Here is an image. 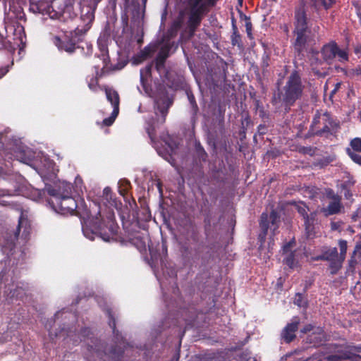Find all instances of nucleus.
I'll list each match as a JSON object with an SVG mask.
<instances>
[{
	"label": "nucleus",
	"mask_w": 361,
	"mask_h": 361,
	"mask_svg": "<svg viewBox=\"0 0 361 361\" xmlns=\"http://www.w3.org/2000/svg\"><path fill=\"white\" fill-rule=\"evenodd\" d=\"M153 62L148 63L144 68L140 69V84L145 94L154 98V114L157 122L163 124L166 121L169 110L173 104V99L169 97V92L164 84L159 83L154 92L151 85L148 83V78L152 76Z\"/></svg>",
	"instance_id": "1"
},
{
	"label": "nucleus",
	"mask_w": 361,
	"mask_h": 361,
	"mask_svg": "<svg viewBox=\"0 0 361 361\" xmlns=\"http://www.w3.org/2000/svg\"><path fill=\"white\" fill-rule=\"evenodd\" d=\"M58 189L49 186L47 188V193L51 197L49 200V204L52 209L61 214H74L76 213L78 204L71 196L72 185L71 183H62Z\"/></svg>",
	"instance_id": "2"
},
{
	"label": "nucleus",
	"mask_w": 361,
	"mask_h": 361,
	"mask_svg": "<svg viewBox=\"0 0 361 361\" xmlns=\"http://www.w3.org/2000/svg\"><path fill=\"white\" fill-rule=\"evenodd\" d=\"M10 130L0 133V156L5 161L16 159L27 164L30 159L25 157L21 142L9 135Z\"/></svg>",
	"instance_id": "3"
},
{
	"label": "nucleus",
	"mask_w": 361,
	"mask_h": 361,
	"mask_svg": "<svg viewBox=\"0 0 361 361\" xmlns=\"http://www.w3.org/2000/svg\"><path fill=\"white\" fill-rule=\"evenodd\" d=\"M304 85L301 76L298 71L291 72L288 78L286 85L281 92V101L286 106H293L302 95Z\"/></svg>",
	"instance_id": "4"
},
{
	"label": "nucleus",
	"mask_w": 361,
	"mask_h": 361,
	"mask_svg": "<svg viewBox=\"0 0 361 361\" xmlns=\"http://www.w3.org/2000/svg\"><path fill=\"white\" fill-rule=\"evenodd\" d=\"M208 12L209 8H207V0H190L188 18L185 30L189 38L195 35L204 17Z\"/></svg>",
	"instance_id": "5"
},
{
	"label": "nucleus",
	"mask_w": 361,
	"mask_h": 361,
	"mask_svg": "<svg viewBox=\"0 0 361 361\" xmlns=\"http://www.w3.org/2000/svg\"><path fill=\"white\" fill-rule=\"evenodd\" d=\"M84 37L85 35L79 30L78 26L72 31L66 32L61 36H55L53 42L60 51L72 54L76 49L81 48L80 44L83 41ZM82 49L84 48L82 47Z\"/></svg>",
	"instance_id": "6"
},
{
	"label": "nucleus",
	"mask_w": 361,
	"mask_h": 361,
	"mask_svg": "<svg viewBox=\"0 0 361 361\" xmlns=\"http://www.w3.org/2000/svg\"><path fill=\"white\" fill-rule=\"evenodd\" d=\"M333 124L334 120L329 112L321 113L317 111L314 116L310 127L315 135L322 136L324 134L331 133Z\"/></svg>",
	"instance_id": "7"
},
{
	"label": "nucleus",
	"mask_w": 361,
	"mask_h": 361,
	"mask_svg": "<svg viewBox=\"0 0 361 361\" xmlns=\"http://www.w3.org/2000/svg\"><path fill=\"white\" fill-rule=\"evenodd\" d=\"M94 224L96 233L100 234L104 240H109L111 235L116 233L117 226L114 222V212L108 214L106 224L102 217L101 213L99 212L95 217Z\"/></svg>",
	"instance_id": "8"
},
{
	"label": "nucleus",
	"mask_w": 361,
	"mask_h": 361,
	"mask_svg": "<svg viewBox=\"0 0 361 361\" xmlns=\"http://www.w3.org/2000/svg\"><path fill=\"white\" fill-rule=\"evenodd\" d=\"M323 60L328 64H331L337 56L338 61L345 63L348 61V54L345 50L341 49L334 41L323 45L320 50Z\"/></svg>",
	"instance_id": "9"
},
{
	"label": "nucleus",
	"mask_w": 361,
	"mask_h": 361,
	"mask_svg": "<svg viewBox=\"0 0 361 361\" xmlns=\"http://www.w3.org/2000/svg\"><path fill=\"white\" fill-rule=\"evenodd\" d=\"M153 66L158 72L160 77H163V81L166 83L167 86L172 89H178L179 87L178 82L176 80H171L172 72L168 71L166 68V61L155 58L152 61Z\"/></svg>",
	"instance_id": "10"
},
{
	"label": "nucleus",
	"mask_w": 361,
	"mask_h": 361,
	"mask_svg": "<svg viewBox=\"0 0 361 361\" xmlns=\"http://www.w3.org/2000/svg\"><path fill=\"white\" fill-rule=\"evenodd\" d=\"M23 220L22 215L20 216L18 220V225L16 230L12 231V233L10 232H6V235H2L0 236V245L10 251L13 250L16 246V242L18 239L20 227L23 224Z\"/></svg>",
	"instance_id": "11"
},
{
	"label": "nucleus",
	"mask_w": 361,
	"mask_h": 361,
	"mask_svg": "<svg viewBox=\"0 0 361 361\" xmlns=\"http://www.w3.org/2000/svg\"><path fill=\"white\" fill-rule=\"evenodd\" d=\"M300 318L293 317L290 323H288L281 333V339L286 343H291L295 338V333L298 329Z\"/></svg>",
	"instance_id": "12"
},
{
	"label": "nucleus",
	"mask_w": 361,
	"mask_h": 361,
	"mask_svg": "<svg viewBox=\"0 0 361 361\" xmlns=\"http://www.w3.org/2000/svg\"><path fill=\"white\" fill-rule=\"evenodd\" d=\"M320 53L317 49L311 48L308 51V59L314 74L319 77H325L326 75V72H322L318 69L325 62L323 59H320Z\"/></svg>",
	"instance_id": "13"
},
{
	"label": "nucleus",
	"mask_w": 361,
	"mask_h": 361,
	"mask_svg": "<svg viewBox=\"0 0 361 361\" xmlns=\"http://www.w3.org/2000/svg\"><path fill=\"white\" fill-rule=\"evenodd\" d=\"M306 32L307 31L293 32L295 35V39L293 43L294 52L300 58L304 56V52L307 51L306 46L308 36Z\"/></svg>",
	"instance_id": "14"
},
{
	"label": "nucleus",
	"mask_w": 361,
	"mask_h": 361,
	"mask_svg": "<svg viewBox=\"0 0 361 361\" xmlns=\"http://www.w3.org/2000/svg\"><path fill=\"white\" fill-rule=\"evenodd\" d=\"M94 11L95 8L91 6H86L82 8L80 20L82 21L84 25L81 28L79 27V30L81 33L82 32L85 36L92 27V22L94 20Z\"/></svg>",
	"instance_id": "15"
},
{
	"label": "nucleus",
	"mask_w": 361,
	"mask_h": 361,
	"mask_svg": "<svg viewBox=\"0 0 361 361\" xmlns=\"http://www.w3.org/2000/svg\"><path fill=\"white\" fill-rule=\"evenodd\" d=\"M290 204L295 206L297 212L303 217L305 229L309 230L313 223L315 214L313 213H311L310 215L308 214L309 208L303 202H293Z\"/></svg>",
	"instance_id": "16"
},
{
	"label": "nucleus",
	"mask_w": 361,
	"mask_h": 361,
	"mask_svg": "<svg viewBox=\"0 0 361 361\" xmlns=\"http://www.w3.org/2000/svg\"><path fill=\"white\" fill-rule=\"evenodd\" d=\"M295 18V28L293 32L298 31H307V18L306 11L303 8L296 9L294 15Z\"/></svg>",
	"instance_id": "17"
},
{
	"label": "nucleus",
	"mask_w": 361,
	"mask_h": 361,
	"mask_svg": "<svg viewBox=\"0 0 361 361\" xmlns=\"http://www.w3.org/2000/svg\"><path fill=\"white\" fill-rule=\"evenodd\" d=\"M184 17L185 13L181 11L179 12L176 19L172 22L166 32V36L169 39L174 38L178 35V31L183 27L184 23Z\"/></svg>",
	"instance_id": "18"
},
{
	"label": "nucleus",
	"mask_w": 361,
	"mask_h": 361,
	"mask_svg": "<svg viewBox=\"0 0 361 361\" xmlns=\"http://www.w3.org/2000/svg\"><path fill=\"white\" fill-rule=\"evenodd\" d=\"M304 4L319 11L320 10L327 11L336 3V0H302Z\"/></svg>",
	"instance_id": "19"
},
{
	"label": "nucleus",
	"mask_w": 361,
	"mask_h": 361,
	"mask_svg": "<svg viewBox=\"0 0 361 361\" xmlns=\"http://www.w3.org/2000/svg\"><path fill=\"white\" fill-rule=\"evenodd\" d=\"M324 331L321 327H316L315 329L307 336V343L313 346H318L324 341Z\"/></svg>",
	"instance_id": "20"
},
{
	"label": "nucleus",
	"mask_w": 361,
	"mask_h": 361,
	"mask_svg": "<svg viewBox=\"0 0 361 361\" xmlns=\"http://www.w3.org/2000/svg\"><path fill=\"white\" fill-rule=\"evenodd\" d=\"M356 181L353 176H348L347 179L343 180L338 186V188L343 192V195L345 199L351 200L353 202V192L352 188L355 185Z\"/></svg>",
	"instance_id": "21"
},
{
	"label": "nucleus",
	"mask_w": 361,
	"mask_h": 361,
	"mask_svg": "<svg viewBox=\"0 0 361 361\" xmlns=\"http://www.w3.org/2000/svg\"><path fill=\"white\" fill-rule=\"evenodd\" d=\"M157 48L156 45H147L143 49L140 50V51L134 56V63L139 64L152 57L157 51Z\"/></svg>",
	"instance_id": "22"
},
{
	"label": "nucleus",
	"mask_w": 361,
	"mask_h": 361,
	"mask_svg": "<svg viewBox=\"0 0 361 361\" xmlns=\"http://www.w3.org/2000/svg\"><path fill=\"white\" fill-rule=\"evenodd\" d=\"M231 42L233 47H237L239 50H243L244 45L242 41V37L240 34L234 18L232 19V34L231 35Z\"/></svg>",
	"instance_id": "23"
},
{
	"label": "nucleus",
	"mask_w": 361,
	"mask_h": 361,
	"mask_svg": "<svg viewBox=\"0 0 361 361\" xmlns=\"http://www.w3.org/2000/svg\"><path fill=\"white\" fill-rule=\"evenodd\" d=\"M105 93L107 100L113 106V110L119 111L120 97L118 92L112 88H106Z\"/></svg>",
	"instance_id": "24"
},
{
	"label": "nucleus",
	"mask_w": 361,
	"mask_h": 361,
	"mask_svg": "<svg viewBox=\"0 0 361 361\" xmlns=\"http://www.w3.org/2000/svg\"><path fill=\"white\" fill-rule=\"evenodd\" d=\"M342 199H338L330 202L326 207L324 209V212L326 216L337 214L341 212V209L343 207L341 203Z\"/></svg>",
	"instance_id": "25"
},
{
	"label": "nucleus",
	"mask_w": 361,
	"mask_h": 361,
	"mask_svg": "<svg viewBox=\"0 0 361 361\" xmlns=\"http://www.w3.org/2000/svg\"><path fill=\"white\" fill-rule=\"evenodd\" d=\"M19 195V190H12L10 188H2L0 189V205L7 206L10 205L9 201L5 200L6 197H11L13 195Z\"/></svg>",
	"instance_id": "26"
},
{
	"label": "nucleus",
	"mask_w": 361,
	"mask_h": 361,
	"mask_svg": "<svg viewBox=\"0 0 361 361\" xmlns=\"http://www.w3.org/2000/svg\"><path fill=\"white\" fill-rule=\"evenodd\" d=\"M351 345H349L348 348L349 350L343 353L341 355H329L326 359L328 361H341L346 360H352L354 357H357L355 354L353 353V350L350 349Z\"/></svg>",
	"instance_id": "27"
},
{
	"label": "nucleus",
	"mask_w": 361,
	"mask_h": 361,
	"mask_svg": "<svg viewBox=\"0 0 361 361\" xmlns=\"http://www.w3.org/2000/svg\"><path fill=\"white\" fill-rule=\"evenodd\" d=\"M72 10L71 6H66V8L63 9L62 12H54L52 14L51 13H49L50 17L53 19H57L61 21H64L66 18V15L69 14L70 18H73L76 15L73 13V16L71 15V12Z\"/></svg>",
	"instance_id": "28"
},
{
	"label": "nucleus",
	"mask_w": 361,
	"mask_h": 361,
	"mask_svg": "<svg viewBox=\"0 0 361 361\" xmlns=\"http://www.w3.org/2000/svg\"><path fill=\"white\" fill-rule=\"evenodd\" d=\"M269 219L267 213H262L260 216L259 227L264 236H266L269 228Z\"/></svg>",
	"instance_id": "29"
},
{
	"label": "nucleus",
	"mask_w": 361,
	"mask_h": 361,
	"mask_svg": "<svg viewBox=\"0 0 361 361\" xmlns=\"http://www.w3.org/2000/svg\"><path fill=\"white\" fill-rule=\"evenodd\" d=\"M344 260H341V258L338 257L334 260L329 261V269L330 274L332 275L336 274L342 267V264Z\"/></svg>",
	"instance_id": "30"
},
{
	"label": "nucleus",
	"mask_w": 361,
	"mask_h": 361,
	"mask_svg": "<svg viewBox=\"0 0 361 361\" xmlns=\"http://www.w3.org/2000/svg\"><path fill=\"white\" fill-rule=\"evenodd\" d=\"M171 49V45L169 43L165 44L164 46H162L157 54L156 58L166 61L167 58L169 56V52Z\"/></svg>",
	"instance_id": "31"
},
{
	"label": "nucleus",
	"mask_w": 361,
	"mask_h": 361,
	"mask_svg": "<svg viewBox=\"0 0 361 361\" xmlns=\"http://www.w3.org/2000/svg\"><path fill=\"white\" fill-rule=\"evenodd\" d=\"M102 197L110 204H116V197L111 188L106 187L103 190Z\"/></svg>",
	"instance_id": "32"
},
{
	"label": "nucleus",
	"mask_w": 361,
	"mask_h": 361,
	"mask_svg": "<svg viewBox=\"0 0 361 361\" xmlns=\"http://www.w3.org/2000/svg\"><path fill=\"white\" fill-rule=\"evenodd\" d=\"M118 192L121 195L125 197L131 188L130 183L127 179H121L118 182Z\"/></svg>",
	"instance_id": "33"
},
{
	"label": "nucleus",
	"mask_w": 361,
	"mask_h": 361,
	"mask_svg": "<svg viewBox=\"0 0 361 361\" xmlns=\"http://www.w3.org/2000/svg\"><path fill=\"white\" fill-rule=\"evenodd\" d=\"M195 153H196L197 158L200 161H206V160L208 157L207 153L205 152L204 147L202 146V145L199 142H195Z\"/></svg>",
	"instance_id": "34"
},
{
	"label": "nucleus",
	"mask_w": 361,
	"mask_h": 361,
	"mask_svg": "<svg viewBox=\"0 0 361 361\" xmlns=\"http://www.w3.org/2000/svg\"><path fill=\"white\" fill-rule=\"evenodd\" d=\"M106 314L109 318V325L111 328L113 334L118 336V331L116 329V319L114 317V313L111 309H107Z\"/></svg>",
	"instance_id": "35"
},
{
	"label": "nucleus",
	"mask_w": 361,
	"mask_h": 361,
	"mask_svg": "<svg viewBox=\"0 0 361 361\" xmlns=\"http://www.w3.org/2000/svg\"><path fill=\"white\" fill-rule=\"evenodd\" d=\"M325 261H331L338 257V253L336 247L329 248L323 251Z\"/></svg>",
	"instance_id": "36"
},
{
	"label": "nucleus",
	"mask_w": 361,
	"mask_h": 361,
	"mask_svg": "<svg viewBox=\"0 0 361 361\" xmlns=\"http://www.w3.org/2000/svg\"><path fill=\"white\" fill-rule=\"evenodd\" d=\"M287 256L283 259V263L286 264L289 268L293 269L297 264L295 260V250L287 253Z\"/></svg>",
	"instance_id": "37"
},
{
	"label": "nucleus",
	"mask_w": 361,
	"mask_h": 361,
	"mask_svg": "<svg viewBox=\"0 0 361 361\" xmlns=\"http://www.w3.org/2000/svg\"><path fill=\"white\" fill-rule=\"evenodd\" d=\"M188 239L192 240L195 243H197L200 241V233L195 226H191L188 231Z\"/></svg>",
	"instance_id": "38"
},
{
	"label": "nucleus",
	"mask_w": 361,
	"mask_h": 361,
	"mask_svg": "<svg viewBox=\"0 0 361 361\" xmlns=\"http://www.w3.org/2000/svg\"><path fill=\"white\" fill-rule=\"evenodd\" d=\"M338 245L340 250L338 257L341 258V260H345L348 249L347 241L345 240L340 239L338 242Z\"/></svg>",
	"instance_id": "39"
},
{
	"label": "nucleus",
	"mask_w": 361,
	"mask_h": 361,
	"mask_svg": "<svg viewBox=\"0 0 361 361\" xmlns=\"http://www.w3.org/2000/svg\"><path fill=\"white\" fill-rule=\"evenodd\" d=\"M294 304L300 307L306 308L308 302L302 293H298L295 294Z\"/></svg>",
	"instance_id": "40"
},
{
	"label": "nucleus",
	"mask_w": 361,
	"mask_h": 361,
	"mask_svg": "<svg viewBox=\"0 0 361 361\" xmlns=\"http://www.w3.org/2000/svg\"><path fill=\"white\" fill-rule=\"evenodd\" d=\"M269 219L271 225L274 226V231L278 228V223L280 221V216L278 212L275 210H272L269 215Z\"/></svg>",
	"instance_id": "41"
},
{
	"label": "nucleus",
	"mask_w": 361,
	"mask_h": 361,
	"mask_svg": "<svg viewBox=\"0 0 361 361\" xmlns=\"http://www.w3.org/2000/svg\"><path fill=\"white\" fill-rule=\"evenodd\" d=\"M123 350L116 345L112 346L110 350V354L111 355L112 357L118 361L120 360L123 357Z\"/></svg>",
	"instance_id": "42"
},
{
	"label": "nucleus",
	"mask_w": 361,
	"mask_h": 361,
	"mask_svg": "<svg viewBox=\"0 0 361 361\" xmlns=\"http://www.w3.org/2000/svg\"><path fill=\"white\" fill-rule=\"evenodd\" d=\"M118 113H119V111H118L117 109L116 110H113L111 116L108 118H106L103 120L102 121V123L104 126H111L116 118L117 117V116L118 115Z\"/></svg>",
	"instance_id": "43"
},
{
	"label": "nucleus",
	"mask_w": 361,
	"mask_h": 361,
	"mask_svg": "<svg viewBox=\"0 0 361 361\" xmlns=\"http://www.w3.org/2000/svg\"><path fill=\"white\" fill-rule=\"evenodd\" d=\"M186 93H187L188 101H189V102L191 105V107L192 109V111H193L194 114H196L198 111L199 108H198L197 104L196 102L195 97L194 94H192V92L190 91H188Z\"/></svg>",
	"instance_id": "44"
},
{
	"label": "nucleus",
	"mask_w": 361,
	"mask_h": 361,
	"mask_svg": "<svg viewBox=\"0 0 361 361\" xmlns=\"http://www.w3.org/2000/svg\"><path fill=\"white\" fill-rule=\"evenodd\" d=\"M11 298L22 299L25 295V290L23 288L17 287L10 292Z\"/></svg>",
	"instance_id": "45"
},
{
	"label": "nucleus",
	"mask_w": 361,
	"mask_h": 361,
	"mask_svg": "<svg viewBox=\"0 0 361 361\" xmlns=\"http://www.w3.org/2000/svg\"><path fill=\"white\" fill-rule=\"evenodd\" d=\"M324 195L327 199L331 200L342 199L341 196L338 195V194H336L334 190L330 188H324Z\"/></svg>",
	"instance_id": "46"
},
{
	"label": "nucleus",
	"mask_w": 361,
	"mask_h": 361,
	"mask_svg": "<svg viewBox=\"0 0 361 361\" xmlns=\"http://www.w3.org/2000/svg\"><path fill=\"white\" fill-rule=\"evenodd\" d=\"M348 155L350 157V159L357 164L361 166V155L353 152L350 149L348 148L347 150Z\"/></svg>",
	"instance_id": "47"
},
{
	"label": "nucleus",
	"mask_w": 361,
	"mask_h": 361,
	"mask_svg": "<svg viewBox=\"0 0 361 361\" xmlns=\"http://www.w3.org/2000/svg\"><path fill=\"white\" fill-rule=\"evenodd\" d=\"M352 149L357 152H361V138L355 137L350 141Z\"/></svg>",
	"instance_id": "48"
},
{
	"label": "nucleus",
	"mask_w": 361,
	"mask_h": 361,
	"mask_svg": "<svg viewBox=\"0 0 361 361\" xmlns=\"http://www.w3.org/2000/svg\"><path fill=\"white\" fill-rule=\"evenodd\" d=\"M344 224L343 221H333L330 223L331 230L332 231H338L341 233L342 231L341 226Z\"/></svg>",
	"instance_id": "49"
},
{
	"label": "nucleus",
	"mask_w": 361,
	"mask_h": 361,
	"mask_svg": "<svg viewBox=\"0 0 361 361\" xmlns=\"http://www.w3.org/2000/svg\"><path fill=\"white\" fill-rule=\"evenodd\" d=\"M295 245V241L294 239L290 240L288 243H286L282 247L283 254L289 253L290 252H293L291 250L292 247Z\"/></svg>",
	"instance_id": "50"
},
{
	"label": "nucleus",
	"mask_w": 361,
	"mask_h": 361,
	"mask_svg": "<svg viewBox=\"0 0 361 361\" xmlns=\"http://www.w3.org/2000/svg\"><path fill=\"white\" fill-rule=\"evenodd\" d=\"M147 133L148 134L149 137L150 138L152 142H154L156 139V131L155 128L153 125H149L146 128Z\"/></svg>",
	"instance_id": "51"
},
{
	"label": "nucleus",
	"mask_w": 361,
	"mask_h": 361,
	"mask_svg": "<svg viewBox=\"0 0 361 361\" xmlns=\"http://www.w3.org/2000/svg\"><path fill=\"white\" fill-rule=\"evenodd\" d=\"M92 334L91 329L88 327H85L80 329V340H85L86 338H89Z\"/></svg>",
	"instance_id": "52"
},
{
	"label": "nucleus",
	"mask_w": 361,
	"mask_h": 361,
	"mask_svg": "<svg viewBox=\"0 0 361 361\" xmlns=\"http://www.w3.org/2000/svg\"><path fill=\"white\" fill-rule=\"evenodd\" d=\"M98 86V80L97 77L92 76L88 82V87L90 90L95 91Z\"/></svg>",
	"instance_id": "53"
},
{
	"label": "nucleus",
	"mask_w": 361,
	"mask_h": 361,
	"mask_svg": "<svg viewBox=\"0 0 361 361\" xmlns=\"http://www.w3.org/2000/svg\"><path fill=\"white\" fill-rule=\"evenodd\" d=\"M268 132V127L266 124H259L257 126V134L259 135H264Z\"/></svg>",
	"instance_id": "54"
},
{
	"label": "nucleus",
	"mask_w": 361,
	"mask_h": 361,
	"mask_svg": "<svg viewBox=\"0 0 361 361\" xmlns=\"http://www.w3.org/2000/svg\"><path fill=\"white\" fill-rule=\"evenodd\" d=\"M316 327H314L312 324H309L305 325L301 330L300 332L302 334H307L310 331H313L315 329Z\"/></svg>",
	"instance_id": "55"
},
{
	"label": "nucleus",
	"mask_w": 361,
	"mask_h": 361,
	"mask_svg": "<svg viewBox=\"0 0 361 361\" xmlns=\"http://www.w3.org/2000/svg\"><path fill=\"white\" fill-rule=\"evenodd\" d=\"M245 26L246 32H251L252 30V24L250 20V18L249 17H247L246 16H245Z\"/></svg>",
	"instance_id": "56"
},
{
	"label": "nucleus",
	"mask_w": 361,
	"mask_h": 361,
	"mask_svg": "<svg viewBox=\"0 0 361 361\" xmlns=\"http://www.w3.org/2000/svg\"><path fill=\"white\" fill-rule=\"evenodd\" d=\"M259 104L260 103H259V100H256L255 101V106H256V109H259V116L261 118H264V116L265 115V111L264 110V107L263 106H260Z\"/></svg>",
	"instance_id": "57"
},
{
	"label": "nucleus",
	"mask_w": 361,
	"mask_h": 361,
	"mask_svg": "<svg viewBox=\"0 0 361 361\" xmlns=\"http://www.w3.org/2000/svg\"><path fill=\"white\" fill-rule=\"evenodd\" d=\"M299 152L302 154H312V148L311 147H302L299 149Z\"/></svg>",
	"instance_id": "58"
},
{
	"label": "nucleus",
	"mask_w": 361,
	"mask_h": 361,
	"mask_svg": "<svg viewBox=\"0 0 361 361\" xmlns=\"http://www.w3.org/2000/svg\"><path fill=\"white\" fill-rule=\"evenodd\" d=\"M310 361H322V355L320 353L313 354L309 359Z\"/></svg>",
	"instance_id": "59"
},
{
	"label": "nucleus",
	"mask_w": 361,
	"mask_h": 361,
	"mask_svg": "<svg viewBox=\"0 0 361 361\" xmlns=\"http://www.w3.org/2000/svg\"><path fill=\"white\" fill-rule=\"evenodd\" d=\"M355 8L356 14H357V17L359 18L360 21L361 23V4H358V3L355 4Z\"/></svg>",
	"instance_id": "60"
},
{
	"label": "nucleus",
	"mask_w": 361,
	"mask_h": 361,
	"mask_svg": "<svg viewBox=\"0 0 361 361\" xmlns=\"http://www.w3.org/2000/svg\"><path fill=\"white\" fill-rule=\"evenodd\" d=\"M360 217V212L359 209L356 210L352 214L351 219L353 221H356Z\"/></svg>",
	"instance_id": "61"
},
{
	"label": "nucleus",
	"mask_w": 361,
	"mask_h": 361,
	"mask_svg": "<svg viewBox=\"0 0 361 361\" xmlns=\"http://www.w3.org/2000/svg\"><path fill=\"white\" fill-rule=\"evenodd\" d=\"M30 9L34 13H41V9L37 4H31Z\"/></svg>",
	"instance_id": "62"
},
{
	"label": "nucleus",
	"mask_w": 361,
	"mask_h": 361,
	"mask_svg": "<svg viewBox=\"0 0 361 361\" xmlns=\"http://www.w3.org/2000/svg\"><path fill=\"white\" fill-rule=\"evenodd\" d=\"M352 72L355 75L361 76V63L358 65L355 68L353 69Z\"/></svg>",
	"instance_id": "63"
},
{
	"label": "nucleus",
	"mask_w": 361,
	"mask_h": 361,
	"mask_svg": "<svg viewBox=\"0 0 361 361\" xmlns=\"http://www.w3.org/2000/svg\"><path fill=\"white\" fill-rule=\"evenodd\" d=\"M218 1L219 0H207V8L209 9L211 7L214 6Z\"/></svg>",
	"instance_id": "64"
}]
</instances>
